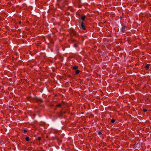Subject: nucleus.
Wrapping results in <instances>:
<instances>
[{
    "label": "nucleus",
    "instance_id": "f257e3e1",
    "mask_svg": "<svg viewBox=\"0 0 151 151\" xmlns=\"http://www.w3.org/2000/svg\"><path fill=\"white\" fill-rule=\"evenodd\" d=\"M79 23L80 24L79 26L80 29L83 30H85L86 28L85 26L83 24V22H81L80 21H79Z\"/></svg>",
    "mask_w": 151,
    "mask_h": 151
},
{
    "label": "nucleus",
    "instance_id": "f03ea898",
    "mask_svg": "<svg viewBox=\"0 0 151 151\" xmlns=\"http://www.w3.org/2000/svg\"><path fill=\"white\" fill-rule=\"evenodd\" d=\"M34 99L37 101L39 104H40L42 101V100L41 98H39L37 97H35L34 98Z\"/></svg>",
    "mask_w": 151,
    "mask_h": 151
},
{
    "label": "nucleus",
    "instance_id": "7ed1b4c3",
    "mask_svg": "<svg viewBox=\"0 0 151 151\" xmlns=\"http://www.w3.org/2000/svg\"><path fill=\"white\" fill-rule=\"evenodd\" d=\"M70 33L71 35H73L74 36H76L77 34V32L74 29H72L71 30Z\"/></svg>",
    "mask_w": 151,
    "mask_h": 151
},
{
    "label": "nucleus",
    "instance_id": "20e7f679",
    "mask_svg": "<svg viewBox=\"0 0 151 151\" xmlns=\"http://www.w3.org/2000/svg\"><path fill=\"white\" fill-rule=\"evenodd\" d=\"M125 28H126V27L124 26H123L122 27V29H121V31L122 32H124L125 31Z\"/></svg>",
    "mask_w": 151,
    "mask_h": 151
},
{
    "label": "nucleus",
    "instance_id": "39448f33",
    "mask_svg": "<svg viewBox=\"0 0 151 151\" xmlns=\"http://www.w3.org/2000/svg\"><path fill=\"white\" fill-rule=\"evenodd\" d=\"M78 68V66L76 65H75V66L73 67V69L74 70H76Z\"/></svg>",
    "mask_w": 151,
    "mask_h": 151
},
{
    "label": "nucleus",
    "instance_id": "423d86ee",
    "mask_svg": "<svg viewBox=\"0 0 151 151\" xmlns=\"http://www.w3.org/2000/svg\"><path fill=\"white\" fill-rule=\"evenodd\" d=\"M149 64H147L146 65H145V68H146V69H148L149 68Z\"/></svg>",
    "mask_w": 151,
    "mask_h": 151
},
{
    "label": "nucleus",
    "instance_id": "0eeeda50",
    "mask_svg": "<svg viewBox=\"0 0 151 151\" xmlns=\"http://www.w3.org/2000/svg\"><path fill=\"white\" fill-rule=\"evenodd\" d=\"M86 18L85 16H82L81 17V19L82 21H84Z\"/></svg>",
    "mask_w": 151,
    "mask_h": 151
},
{
    "label": "nucleus",
    "instance_id": "6e6552de",
    "mask_svg": "<svg viewBox=\"0 0 151 151\" xmlns=\"http://www.w3.org/2000/svg\"><path fill=\"white\" fill-rule=\"evenodd\" d=\"M80 72V71L78 70H77L76 71V75L78 74Z\"/></svg>",
    "mask_w": 151,
    "mask_h": 151
},
{
    "label": "nucleus",
    "instance_id": "1a4fd4ad",
    "mask_svg": "<svg viewBox=\"0 0 151 151\" xmlns=\"http://www.w3.org/2000/svg\"><path fill=\"white\" fill-rule=\"evenodd\" d=\"M25 140L27 141H28L29 140V138L28 137H27L26 139Z\"/></svg>",
    "mask_w": 151,
    "mask_h": 151
},
{
    "label": "nucleus",
    "instance_id": "9d476101",
    "mask_svg": "<svg viewBox=\"0 0 151 151\" xmlns=\"http://www.w3.org/2000/svg\"><path fill=\"white\" fill-rule=\"evenodd\" d=\"M56 106L58 107H60L61 106V104H58L56 105Z\"/></svg>",
    "mask_w": 151,
    "mask_h": 151
},
{
    "label": "nucleus",
    "instance_id": "9b49d317",
    "mask_svg": "<svg viewBox=\"0 0 151 151\" xmlns=\"http://www.w3.org/2000/svg\"><path fill=\"white\" fill-rule=\"evenodd\" d=\"M111 122L112 123H113L115 122V120L114 119H112L111 120Z\"/></svg>",
    "mask_w": 151,
    "mask_h": 151
},
{
    "label": "nucleus",
    "instance_id": "f8f14e48",
    "mask_svg": "<svg viewBox=\"0 0 151 151\" xmlns=\"http://www.w3.org/2000/svg\"><path fill=\"white\" fill-rule=\"evenodd\" d=\"M143 111L144 112H146L147 111V109H143Z\"/></svg>",
    "mask_w": 151,
    "mask_h": 151
},
{
    "label": "nucleus",
    "instance_id": "ddd939ff",
    "mask_svg": "<svg viewBox=\"0 0 151 151\" xmlns=\"http://www.w3.org/2000/svg\"><path fill=\"white\" fill-rule=\"evenodd\" d=\"M41 138L40 137H39L38 138V139L39 141H40L41 139Z\"/></svg>",
    "mask_w": 151,
    "mask_h": 151
},
{
    "label": "nucleus",
    "instance_id": "4468645a",
    "mask_svg": "<svg viewBox=\"0 0 151 151\" xmlns=\"http://www.w3.org/2000/svg\"><path fill=\"white\" fill-rule=\"evenodd\" d=\"M24 133H25L27 132V130L26 129H24Z\"/></svg>",
    "mask_w": 151,
    "mask_h": 151
},
{
    "label": "nucleus",
    "instance_id": "2eb2a0df",
    "mask_svg": "<svg viewBox=\"0 0 151 151\" xmlns=\"http://www.w3.org/2000/svg\"><path fill=\"white\" fill-rule=\"evenodd\" d=\"M74 46L75 47H76L77 46V45L76 44H75L74 45Z\"/></svg>",
    "mask_w": 151,
    "mask_h": 151
},
{
    "label": "nucleus",
    "instance_id": "dca6fc26",
    "mask_svg": "<svg viewBox=\"0 0 151 151\" xmlns=\"http://www.w3.org/2000/svg\"><path fill=\"white\" fill-rule=\"evenodd\" d=\"M98 133L99 135H101V133L100 132H98Z\"/></svg>",
    "mask_w": 151,
    "mask_h": 151
}]
</instances>
